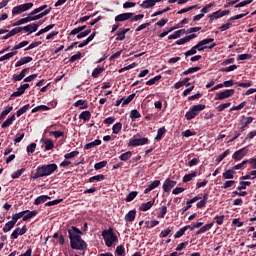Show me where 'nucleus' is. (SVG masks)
Returning a JSON list of instances; mask_svg holds the SVG:
<instances>
[{"label":"nucleus","instance_id":"nucleus-21","mask_svg":"<svg viewBox=\"0 0 256 256\" xmlns=\"http://www.w3.org/2000/svg\"><path fill=\"white\" fill-rule=\"evenodd\" d=\"M17 33H21V28L16 27L12 29L11 31L8 30V33L2 37V39L7 40L10 39V37H15Z\"/></svg>","mask_w":256,"mask_h":256},{"label":"nucleus","instance_id":"nucleus-12","mask_svg":"<svg viewBox=\"0 0 256 256\" xmlns=\"http://www.w3.org/2000/svg\"><path fill=\"white\" fill-rule=\"evenodd\" d=\"M134 16H135V14L133 12L122 13L115 17V21H116V23H121L123 21H127V20L131 19Z\"/></svg>","mask_w":256,"mask_h":256},{"label":"nucleus","instance_id":"nucleus-18","mask_svg":"<svg viewBox=\"0 0 256 256\" xmlns=\"http://www.w3.org/2000/svg\"><path fill=\"white\" fill-rule=\"evenodd\" d=\"M31 61H33V57H30V56L22 57L20 58V60H18L15 63V67H21V65H27V63H31Z\"/></svg>","mask_w":256,"mask_h":256},{"label":"nucleus","instance_id":"nucleus-19","mask_svg":"<svg viewBox=\"0 0 256 256\" xmlns=\"http://www.w3.org/2000/svg\"><path fill=\"white\" fill-rule=\"evenodd\" d=\"M137 215V211L136 210H130L124 217L125 221L127 223H133V221H135V217Z\"/></svg>","mask_w":256,"mask_h":256},{"label":"nucleus","instance_id":"nucleus-35","mask_svg":"<svg viewBox=\"0 0 256 256\" xmlns=\"http://www.w3.org/2000/svg\"><path fill=\"white\" fill-rule=\"evenodd\" d=\"M44 145H45V150L46 151H51L53 147H55V144H53V140L46 138L44 139Z\"/></svg>","mask_w":256,"mask_h":256},{"label":"nucleus","instance_id":"nucleus-13","mask_svg":"<svg viewBox=\"0 0 256 256\" xmlns=\"http://www.w3.org/2000/svg\"><path fill=\"white\" fill-rule=\"evenodd\" d=\"M22 213H24V215L22 216V221H29V219H33V217H37V214L39 213V211L25 210V211H22Z\"/></svg>","mask_w":256,"mask_h":256},{"label":"nucleus","instance_id":"nucleus-44","mask_svg":"<svg viewBox=\"0 0 256 256\" xmlns=\"http://www.w3.org/2000/svg\"><path fill=\"white\" fill-rule=\"evenodd\" d=\"M25 23H29L28 16L26 18H22L12 24V27H19L20 25H25Z\"/></svg>","mask_w":256,"mask_h":256},{"label":"nucleus","instance_id":"nucleus-53","mask_svg":"<svg viewBox=\"0 0 256 256\" xmlns=\"http://www.w3.org/2000/svg\"><path fill=\"white\" fill-rule=\"evenodd\" d=\"M235 85H237V87H243L244 89H247L248 87L253 86V82L252 81H248L246 83H244V82H235Z\"/></svg>","mask_w":256,"mask_h":256},{"label":"nucleus","instance_id":"nucleus-48","mask_svg":"<svg viewBox=\"0 0 256 256\" xmlns=\"http://www.w3.org/2000/svg\"><path fill=\"white\" fill-rule=\"evenodd\" d=\"M30 105L26 104L24 105L22 108H20L17 112H16V117H21V115H23L24 113H27V110L29 109Z\"/></svg>","mask_w":256,"mask_h":256},{"label":"nucleus","instance_id":"nucleus-50","mask_svg":"<svg viewBox=\"0 0 256 256\" xmlns=\"http://www.w3.org/2000/svg\"><path fill=\"white\" fill-rule=\"evenodd\" d=\"M249 59H253V55L252 54H240L237 57V61H247Z\"/></svg>","mask_w":256,"mask_h":256},{"label":"nucleus","instance_id":"nucleus-30","mask_svg":"<svg viewBox=\"0 0 256 256\" xmlns=\"http://www.w3.org/2000/svg\"><path fill=\"white\" fill-rule=\"evenodd\" d=\"M13 121H15V114H12L5 120V122L2 124V129H6V127L13 125Z\"/></svg>","mask_w":256,"mask_h":256},{"label":"nucleus","instance_id":"nucleus-28","mask_svg":"<svg viewBox=\"0 0 256 256\" xmlns=\"http://www.w3.org/2000/svg\"><path fill=\"white\" fill-rule=\"evenodd\" d=\"M213 227V222L202 226L197 232L196 235H201V233H207Z\"/></svg>","mask_w":256,"mask_h":256},{"label":"nucleus","instance_id":"nucleus-40","mask_svg":"<svg viewBox=\"0 0 256 256\" xmlns=\"http://www.w3.org/2000/svg\"><path fill=\"white\" fill-rule=\"evenodd\" d=\"M49 106L47 105H39L32 109V113H37V111H49Z\"/></svg>","mask_w":256,"mask_h":256},{"label":"nucleus","instance_id":"nucleus-47","mask_svg":"<svg viewBox=\"0 0 256 256\" xmlns=\"http://www.w3.org/2000/svg\"><path fill=\"white\" fill-rule=\"evenodd\" d=\"M29 45V41L25 40L20 42L19 44L15 45L12 49V51H17L19 49H23V47H27Z\"/></svg>","mask_w":256,"mask_h":256},{"label":"nucleus","instance_id":"nucleus-10","mask_svg":"<svg viewBox=\"0 0 256 256\" xmlns=\"http://www.w3.org/2000/svg\"><path fill=\"white\" fill-rule=\"evenodd\" d=\"M18 28L20 29V33H21V31H24V33H28V35H31V33H35L37 31V29H39V24L32 23L27 26H21Z\"/></svg>","mask_w":256,"mask_h":256},{"label":"nucleus","instance_id":"nucleus-64","mask_svg":"<svg viewBox=\"0 0 256 256\" xmlns=\"http://www.w3.org/2000/svg\"><path fill=\"white\" fill-rule=\"evenodd\" d=\"M214 220L217 225H221L225 221V215L215 216Z\"/></svg>","mask_w":256,"mask_h":256},{"label":"nucleus","instance_id":"nucleus-22","mask_svg":"<svg viewBox=\"0 0 256 256\" xmlns=\"http://www.w3.org/2000/svg\"><path fill=\"white\" fill-rule=\"evenodd\" d=\"M153 205H155V199H153L152 201L146 202V203H142L139 207L140 211H149V209H151V207H153Z\"/></svg>","mask_w":256,"mask_h":256},{"label":"nucleus","instance_id":"nucleus-56","mask_svg":"<svg viewBox=\"0 0 256 256\" xmlns=\"http://www.w3.org/2000/svg\"><path fill=\"white\" fill-rule=\"evenodd\" d=\"M104 167H107V161L104 160V161H101V162H98L94 165V169L96 171H99L100 169H103Z\"/></svg>","mask_w":256,"mask_h":256},{"label":"nucleus","instance_id":"nucleus-38","mask_svg":"<svg viewBox=\"0 0 256 256\" xmlns=\"http://www.w3.org/2000/svg\"><path fill=\"white\" fill-rule=\"evenodd\" d=\"M10 111H13V106H7L0 114V121L5 119L9 115Z\"/></svg>","mask_w":256,"mask_h":256},{"label":"nucleus","instance_id":"nucleus-3","mask_svg":"<svg viewBox=\"0 0 256 256\" xmlns=\"http://www.w3.org/2000/svg\"><path fill=\"white\" fill-rule=\"evenodd\" d=\"M102 237L105 241L106 247H113V243L119 240L117 234L113 231V228H109L102 232Z\"/></svg>","mask_w":256,"mask_h":256},{"label":"nucleus","instance_id":"nucleus-46","mask_svg":"<svg viewBox=\"0 0 256 256\" xmlns=\"http://www.w3.org/2000/svg\"><path fill=\"white\" fill-rule=\"evenodd\" d=\"M188 227L180 228L174 235V239H179L185 235V231H187Z\"/></svg>","mask_w":256,"mask_h":256},{"label":"nucleus","instance_id":"nucleus-39","mask_svg":"<svg viewBox=\"0 0 256 256\" xmlns=\"http://www.w3.org/2000/svg\"><path fill=\"white\" fill-rule=\"evenodd\" d=\"M85 29H87V25H83V26L74 28L73 30H71L69 35H77L83 31H85Z\"/></svg>","mask_w":256,"mask_h":256},{"label":"nucleus","instance_id":"nucleus-14","mask_svg":"<svg viewBox=\"0 0 256 256\" xmlns=\"http://www.w3.org/2000/svg\"><path fill=\"white\" fill-rule=\"evenodd\" d=\"M25 233H27V226H23L22 228H16L12 234H11V237L12 239H18L19 238V235H25Z\"/></svg>","mask_w":256,"mask_h":256},{"label":"nucleus","instance_id":"nucleus-55","mask_svg":"<svg viewBox=\"0 0 256 256\" xmlns=\"http://www.w3.org/2000/svg\"><path fill=\"white\" fill-rule=\"evenodd\" d=\"M25 173V168L19 169L16 172H14L11 177L12 179H19L23 174Z\"/></svg>","mask_w":256,"mask_h":256},{"label":"nucleus","instance_id":"nucleus-57","mask_svg":"<svg viewBox=\"0 0 256 256\" xmlns=\"http://www.w3.org/2000/svg\"><path fill=\"white\" fill-rule=\"evenodd\" d=\"M23 215H24V212H23V211L14 214V215L12 216V220H11L12 223L15 225V224L17 223V221H19V219H21V217H23Z\"/></svg>","mask_w":256,"mask_h":256},{"label":"nucleus","instance_id":"nucleus-2","mask_svg":"<svg viewBox=\"0 0 256 256\" xmlns=\"http://www.w3.org/2000/svg\"><path fill=\"white\" fill-rule=\"evenodd\" d=\"M57 169H59V167L55 163L38 166L36 172L32 174V179H41V177H49V175H53V173L57 171Z\"/></svg>","mask_w":256,"mask_h":256},{"label":"nucleus","instance_id":"nucleus-52","mask_svg":"<svg viewBox=\"0 0 256 256\" xmlns=\"http://www.w3.org/2000/svg\"><path fill=\"white\" fill-rule=\"evenodd\" d=\"M251 185L249 181H241L240 185L237 187V191H243V189H247Z\"/></svg>","mask_w":256,"mask_h":256},{"label":"nucleus","instance_id":"nucleus-27","mask_svg":"<svg viewBox=\"0 0 256 256\" xmlns=\"http://www.w3.org/2000/svg\"><path fill=\"white\" fill-rule=\"evenodd\" d=\"M223 179H234L235 177V170L228 169L222 174Z\"/></svg>","mask_w":256,"mask_h":256},{"label":"nucleus","instance_id":"nucleus-15","mask_svg":"<svg viewBox=\"0 0 256 256\" xmlns=\"http://www.w3.org/2000/svg\"><path fill=\"white\" fill-rule=\"evenodd\" d=\"M129 31V28H119V30L116 33V41H125V35H127Z\"/></svg>","mask_w":256,"mask_h":256},{"label":"nucleus","instance_id":"nucleus-4","mask_svg":"<svg viewBox=\"0 0 256 256\" xmlns=\"http://www.w3.org/2000/svg\"><path fill=\"white\" fill-rule=\"evenodd\" d=\"M204 109H207V106L205 104H198V105H193L190 107L189 111L186 112L185 114V119L187 121H192V119H195L201 111H204Z\"/></svg>","mask_w":256,"mask_h":256},{"label":"nucleus","instance_id":"nucleus-49","mask_svg":"<svg viewBox=\"0 0 256 256\" xmlns=\"http://www.w3.org/2000/svg\"><path fill=\"white\" fill-rule=\"evenodd\" d=\"M228 107H231V102L220 104L219 106L216 107V111L221 113L222 111H225V109H227Z\"/></svg>","mask_w":256,"mask_h":256},{"label":"nucleus","instance_id":"nucleus-25","mask_svg":"<svg viewBox=\"0 0 256 256\" xmlns=\"http://www.w3.org/2000/svg\"><path fill=\"white\" fill-rule=\"evenodd\" d=\"M74 107H80V110L89 109V104L87 103V100H78L74 103Z\"/></svg>","mask_w":256,"mask_h":256},{"label":"nucleus","instance_id":"nucleus-33","mask_svg":"<svg viewBox=\"0 0 256 256\" xmlns=\"http://www.w3.org/2000/svg\"><path fill=\"white\" fill-rule=\"evenodd\" d=\"M97 145H101V140L96 139L93 142L87 143L84 146V149H86L87 151H89V149H93V147H97Z\"/></svg>","mask_w":256,"mask_h":256},{"label":"nucleus","instance_id":"nucleus-24","mask_svg":"<svg viewBox=\"0 0 256 256\" xmlns=\"http://www.w3.org/2000/svg\"><path fill=\"white\" fill-rule=\"evenodd\" d=\"M79 119L84 121V123H87V121L91 120V111L86 110L83 111L80 115H79Z\"/></svg>","mask_w":256,"mask_h":256},{"label":"nucleus","instance_id":"nucleus-32","mask_svg":"<svg viewBox=\"0 0 256 256\" xmlns=\"http://www.w3.org/2000/svg\"><path fill=\"white\" fill-rule=\"evenodd\" d=\"M121 129H123V124L121 122H117L112 127V133L114 135H119V133L121 132Z\"/></svg>","mask_w":256,"mask_h":256},{"label":"nucleus","instance_id":"nucleus-29","mask_svg":"<svg viewBox=\"0 0 256 256\" xmlns=\"http://www.w3.org/2000/svg\"><path fill=\"white\" fill-rule=\"evenodd\" d=\"M165 133H167V129L165 128V126L159 128L158 131H157V135L155 137V140L156 141H161V139H163V135H165Z\"/></svg>","mask_w":256,"mask_h":256},{"label":"nucleus","instance_id":"nucleus-59","mask_svg":"<svg viewBox=\"0 0 256 256\" xmlns=\"http://www.w3.org/2000/svg\"><path fill=\"white\" fill-rule=\"evenodd\" d=\"M169 235H171V229L170 228L162 230L159 234V237H160V239H165V237H169Z\"/></svg>","mask_w":256,"mask_h":256},{"label":"nucleus","instance_id":"nucleus-63","mask_svg":"<svg viewBox=\"0 0 256 256\" xmlns=\"http://www.w3.org/2000/svg\"><path fill=\"white\" fill-rule=\"evenodd\" d=\"M229 153H231V150L227 149L223 154L217 157L216 161L218 163H221V161H223V159H225V157H227Z\"/></svg>","mask_w":256,"mask_h":256},{"label":"nucleus","instance_id":"nucleus-51","mask_svg":"<svg viewBox=\"0 0 256 256\" xmlns=\"http://www.w3.org/2000/svg\"><path fill=\"white\" fill-rule=\"evenodd\" d=\"M179 27L181 26L170 27L167 31H163L161 34H159V37L160 38L167 37L169 33H171V31H175V29H179Z\"/></svg>","mask_w":256,"mask_h":256},{"label":"nucleus","instance_id":"nucleus-43","mask_svg":"<svg viewBox=\"0 0 256 256\" xmlns=\"http://www.w3.org/2000/svg\"><path fill=\"white\" fill-rule=\"evenodd\" d=\"M247 160L242 161L240 164L233 166V171H239V169H246L247 168Z\"/></svg>","mask_w":256,"mask_h":256},{"label":"nucleus","instance_id":"nucleus-17","mask_svg":"<svg viewBox=\"0 0 256 256\" xmlns=\"http://www.w3.org/2000/svg\"><path fill=\"white\" fill-rule=\"evenodd\" d=\"M223 17V10H218L208 15L209 23H213L215 19H221Z\"/></svg>","mask_w":256,"mask_h":256},{"label":"nucleus","instance_id":"nucleus-45","mask_svg":"<svg viewBox=\"0 0 256 256\" xmlns=\"http://www.w3.org/2000/svg\"><path fill=\"white\" fill-rule=\"evenodd\" d=\"M14 227H15V224L10 220L3 227V232L4 233H9V231H11V229H13Z\"/></svg>","mask_w":256,"mask_h":256},{"label":"nucleus","instance_id":"nucleus-31","mask_svg":"<svg viewBox=\"0 0 256 256\" xmlns=\"http://www.w3.org/2000/svg\"><path fill=\"white\" fill-rule=\"evenodd\" d=\"M140 7H142V9H151V7H155V3L153 0H144L142 4H140Z\"/></svg>","mask_w":256,"mask_h":256},{"label":"nucleus","instance_id":"nucleus-20","mask_svg":"<svg viewBox=\"0 0 256 256\" xmlns=\"http://www.w3.org/2000/svg\"><path fill=\"white\" fill-rule=\"evenodd\" d=\"M159 185H161V180L153 181L147 186V188L144 190V193L147 195V193H150V191H153V189H157Z\"/></svg>","mask_w":256,"mask_h":256},{"label":"nucleus","instance_id":"nucleus-23","mask_svg":"<svg viewBox=\"0 0 256 256\" xmlns=\"http://www.w3.org/2000/svg\"><path fill=\"white\" fill-rule=\"evenodd\" d=\"M49 199H51V197L49 195L38 196L34 201V205H41L42 203L49 201Z\"/></svg>","mask_w":256,"mask_h":256},{"label":"nucleus","instance_id":"nucleus-11","mask_svg":"<svg viewBox=\"0 0 256 256\" xmlns=\"http://www.w3.org/2000/svg\"><path fill=\"white\" fill-rule=\"evenodd\" d=\"M175 185H177V181L171 180L170 178L166 179L162 186L164 193H169Z\"/></svg>","mask_w":256,"mask_h":256},{"label":"nucleus","instance_id":"nucleus-1","mask_svg":"<svg viewBox=\"0 0 256 256\" xmlns=\"http://www.w3.org/2000/svg\"><path fill=\"white\" fill-rule=\"evenodd\" d=\"M82 235L83 232L76 226L68 228L71 249H75L76 251H87L88 245L87 242L81 238Z\"/></svg>","mask_w":256,"mask_h":256},{"label":"nucleus","instance_id":"nucleus-9","mask_svg":"<svg viewBox=\"0 0 256 256\" xmlns=\"http://www.w3.org/2000/svg\"><path fill=\"white\" fill-rule=\"evenodd\" d=\"M149 143V138H133L130 139L128 147H139L141 145H147Z\"/></svg>","mask_w":256,"mask_h":256},{"label":"nucleus","instance_id":"nucleus-41","mask_svg":"<svg viewBox=\"0 0 256 256\" xmlns=\"http://www.w3.org/2000/svg\"><path fill=\"white\" fill-rule=\"evenodd\" d=\"M141 117V113H139V110L134 109L130 112V119H132V121H135L136 119H140Z\"/></svg>","mask_w":256,"mask_h":256},{"label":"nucleus","instance_id":"nucleus-62","mask_svg":"<svg viewBox=\"0 0 256 256\" xmlns=\"http://www.w3.org/2000/svg\"><path fill=\"white\" fill-rule=\"evenodd\" d=\"M235 185V180H227L223 183L222 189H229V187H233Z\"/></svg>","mask_w":256,"mask_h":256},{"label":"nucleus","instance_id":"nucleus-61","mask_svg":"<svg viewBox=\"0 0 256 256\" xmlns=\"http://www.w3.org/2000/svg\"><path fill=\"white\" fill-rule=\"evenodd\" d=\"M77 155H79V151L75 150V151L65 154L64 159H73V157H77Z\"/></svg>","mask_w":256,"mask_h":256},{"label":"nucleus","instance_id":"nucleus-34","mask_svg":"<svg viewBox=\"0 0 256 256\" xmlns=\"http://www.w3.org/2000/svg\"><path fill=\"white\" fill-rule=\"evenodd\" d=\"M197 177V171H193L190 174H186L183 177V183H189V181H192L193 178Z\"/></svg>","mask_w":256,"mask_h":256},{"label":"nucleus","instance_id":"nucleus-54","mask_svg":"<svg viewBox=\"0 0 256 256\" xmlns=\"http://www.w3.org/2000/svg\"><path fill=\"white\" fill-rule=\"evenodd\" d=\"M135 197H137V191L130 192L125 199L126 203H131V201H133Z\"/></svg>","mask_w":256,"mask_h":256},{"label":"nucleus","instance_id":"nucleus-60","mask_svg":"<svg viewBox=\"0 0 256 256\" xmlns=\"http://www.w3.org/2000/svg\"><path fill=\"white\" fill-rule=\"evenodd\" d=\"M116 254L118 256H125V246L119 245L116 247Z\"/></svg>","mask_w":256,"mask_h":256},{"label":"nucleus","instance_id":"nucleus-7","mask_svg":"<svg viewBox=\"0 0 256 256\" xmlns=\"http://www.w3.org/2000/svg\"><path fill=\"white\" fill-rule=\"evenodd\" d=\"M235 95V89H226L224 91L218 92L215 95V101H223L224 99H229Z\"/></svg>","mask_w":256,"mask_h":256},{"label":"nucleus","instance_id":"nucleus-6","mask_svg":"<svg viewBox=\"0 0 256 256\" xmlns=\"http://www.w3.org/2000/svg\"><path fill=\"white\" fill-rule=\"evenodd\" d=\"M29 9H33V3H25L22 5H18L12 9V15H21V13H25V11H29Z\"/></svg>","mask_w":256,"mask_h":256},{"label":"nucleus","instance_id":"nucleus-58","mask_svg":"<svg viewBox=\"0 0 256 256\" xmlns=\"http://www.w3.org/2000/svg\"><path fill=\"white\" fill-rule=\"evenodd\" d=\"M211 7H215V2L206 4V5L201 9V13H202L203 15H205V13H209V9H211Z\"/></svg>","mask_w":256,"mask_h":256},{"label":"nucleus","instance_id":"nucleus-42","mask_svg":"<svg viewBox=\"0 0 256 256\" xmlns=\"http://www.w3.org/2000/svg\"><path fill=\"white\" fill-rule=\"evenodd\" d=\"M103 71H105L104 67L95 68L92 72V77L94 79H97V77H99V75H101V73H103Z\"/></svg>","mask_w":256,"mask_h":256},{"label":"nucleus","instance_id":"nucleus-36","mask_svg":"<svg viewBox=\"0 0 256 256\" xmlns=\"http://www.w3.org/2000/svg\"><path fill=\"white\" fill-rule=\"evenodd\" d=\"M95 181H105V175L99 174L96 176H92L88 180L89 183H95Z\"/></svg>","mask_w":256,"mask_h":256},{"label":"nucleus","instance_id":"nucleus-8","mask_svg":"<svg viewBox=\"0 0 256 256\" xmlns=\"http://www.w3.org/2000/svg\"><path fill=\"white\" fill-rule=\"evenodd\" d=\"M247 153H249V148L248 147H243L237 151H235L232 155V159L234 161L239 162L241 161L244 157H246Z\"/></svg>","mask_w":256,"mask_h":256},{"label":"nucleus","instance_id":"nucleus-16","mask_svg":"<svg viewBox=\"0 0 256 256\" xmlns=\"http://www.w3.org/2000/svg\"><path fill=\"white\" fill-rule=\"evenodd\" d=\"M29 84H23L21 85L17 91L13 92L11 97H21V95H23V93H25V91H27V89H29Z\"/></svg>","mask_w":256,"mask_h":256},{"label":"nucleus","instance_id":"nucleus-5","mask_svg":"<svg viewBox=\"0 0 256 256\" xmlns=\"http://www.w3.org/2000/svg\"><path fill=\"white\" fill-rule=\"evenodd\" d=\"M213 41H215L214 38H205L203 40H201L200 42H198L194 48H196V51H205V49H213L214 47L217 46L216 43H213ZM209 43H213L211 45H209Z\"/></svg>","mask_w":256,"mask_h":256},{"label":"nucleus","instance_id":"nucleus-37","mask_svg":"<svg viewBox=\"0 0 256 256\" xmlns=\"http://www.w3.org/2000/svg\"><path fill=\"white\" fill-rule=\"evenodd\" d=\"M133 157V152L127 151L119 156L120 161H129Z\"/></svg>","mask_w":256,"mask_h":256},{"label":"nucleus","instance_id":"nucleus-26","mask_svg":"<svg viewBox=\"0 0 256 256\" xmlns=\"http://www.w3.org/2000/svg\"><path fill=\"white\" fill-rule=\"evenodd\" d=\"M253 120H254V118L253 117H246V121L245 122H242V127L240 128V132H244L245 131V129H247V127H249V125H251V123H253Z\"/></svg>","mask_w":256,"mask_h":256}]
</instances>
